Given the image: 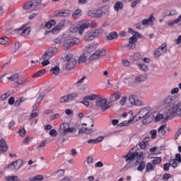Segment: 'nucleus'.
I'll return each mask as SVG.
<instances>
[{"instance_id": "nucleus-50", "label": "nucleus", "mask_w": 181, "mask_h": 181, "mask_svg": "<svg viewBox=\"0 0 181 181\" xmlns=\"http://www.w3.org/2000/svg\"><path fill=\"white\" fill-rule=\"evenodd\" d=\"M95 18H101L103 16V11L101 9L95 10Z\"/></svg>"}, {"instance_id": "nucleus-36", "label": "nucleus", "mask_w": 181, "mask_h": 181, "mask_svg": "<svg viewBox=\"0 0 181 181\" xmlns=\"http://www.w3.org/2000/svg\"><path fill=\"white\" fill-rule=\"evenodd\" d=\"M46 73V69H41L33 75V77H42Z\"/></svg>"}, {"instance_id": "nucleus-61", "label": "nucleus", "mask_w": 181, "mask_h": 181, "mask_svg": "<svg viewBox=\"0 0 181 181\" xmlns=\"http://www.w3.org/2000/svg\"><path fill=\"white\" fill-rule=\"evenodd\" d=\"M175 160H177L178 163H181V154L177 153L175 155V158H174Z\"/></svg>"}, {"instance_id": "nucleus-1", "label": "nucleus", "mask_w": 181, "mask_h": 181, "mask_svg": "<svg viewBox=\"0 0 181 181\" xmlns=\"http://www.w3.org/2000/svg\"><path fill=\"white\" fill-rule=\"evenodd\" d=\"M54 45H62V49L65 52L71 49L73 46L80 43V39L77 37H71L69 35H62L53 40Z\"/></svg>"}, {"instance_id": "nucleus-5", "label": "nucleus", "mask_w": 181, "mask_h": 181, "mask_svg": "<svg viewBox=\"0 0 181 181\" xmlns=\"http://www.w3.org/2000/svg\"><path fill=\"white\" fill-rule=\"evenodd\" d=\"M64 62H66V70H71V69H74V66L77 64V59L73 57L71 54H67L65 56Z\"/></svg>"}, {"instance_id": "nucleus-64", "label": "nucleus", "mask_w": 181, "mask_h": 181, "mask_svg": "<svg viewBox=\"0 0 181 181\" xmlns=\"http://www.w3.org/2000/svg\"><path fill=\"white\" fill-rule=\"evenodd\" d=\"M156 122H159L160 119H162L163 118V115L162 114H158L156 115V117H154Z\"/></svg>"}, {"instance_id": "nucleus-41", "label": "nucleus", "mask_w": 181, "mask_h": 181, "mask_svg": "<svg viewBox=\"0 0 181 181\" xmlns=\"http://www.w3.org/2000/svg\"><path fill=\"white\" fill-rule=\"evenodd\" d=\"M30 181H39V180H43V175H35L33 177H30L29 179Z\"/></svg>"}, {"instance_id": "nucleus-43", "label": "nucleus", "mask_w": 181, "mask_h": 181, "mask_svg": "<svg viewBox=\"0 0 181 181\" xmlns=\"http://www.w3.org/2000/svg\"><path fill=\"white\" fill-rule=\"evenodd\" d=\"M162 162V157H155L153 160H152V164L153 165H159Z\"/></svg>"}, {"instance_id": "nucleus-46", "label": "nucleus", "mask_w": 181, "mask_h": 181, "mask_svg": "<svg viewBox=\"0 0 181 181\" xmlns=\"http://www.w3.org/2000/svg\"><path fill=\"white\" fill-rule=\"evenodd\" d=\"M19 78L18 74H12L10 77L8 78L11 81H16Z\"/></svg>"}, {"instance_id": "nucleus-13", "label": "nucleus", "mask_w": 181, "mask_h": 181, "mask_svg": "<svg viewBox=\"0 0 181 181\" xmlns=\"http://www.w3.org/2000/svg\"><path fill=\"white\" fill-rule=\"evenodd\" d=\"M129 103L132 104V105H136L139 107V105H141L142 103L141 100L138 99V97L135 95H130L129 98Z\"/></svg>"}, {"instance_id": "nucleus-57", "label": "nucleus", "mask_w": 181, "mask_h": 181, "mask_svg": "<svg viewBox=\"0 0 181 181\" xmlns=\"http://www.w3.org/2000/svg\"><path fill=\"white\" fill-rule=\"evenodd\" d=\"M46 142H47V141L46 140H42L40 143V145L37 147V149H39L40 148H44V146H46Z\"/></svg>"}, {"instance_id": "nucleus-40", "label": "nucleus", "mask_w": 181, "mask_h": 181, "mask_svg": "<svg viewBox=\"0 0 181 181\" xmlns=\"http://www.w3.org/2000/svg\"><path fill=\"white\" fill-rule=\"evenodd\" d=\"M93 32L95 37H98L99 36H101V35H103V30L102 28H99L95 30H93Z\"/></svg>"}, {"instance_id": "nucleus-15", "label": "nucleus", "mask_w": 181, "mask_h": 181, "mask_svg": "<svg viewBox=\"0 0 181 181\" xmlns=\"http://www.w3.org/2000/svg\"><path fill=\"white\" fill-rule=\"evenodd\" d=\"M122 95V93L119 91L115 92L113 94L110 95L109 103H114L117 101V100H119Z\"/></svg>"}, {"instance_id": "nucleus-31", "label": "nucleus", "mask_w": 181, "mask_h": 181, "mask_svg": "<svg viewBox=\"0 0 181 181\" xmlns=\"http://www.w3.org/2000/svg\"><path fill=\"white\" fill-rule=\"evenodd\" d=\"M122 8H124V4H122V2L117 1L115 4L114 9H115L117 11V12H118V11H119V9H122Z\"/></svg>"}, {"instance_id": "nucleus-48", "label": "nucleus", "mask_w": 181, "mask_h": 181, "mask_svg": "<svg viewBox=\"0 0 181 181\" xmlns=\"http://www.w3.org/2000/svg\"><path fill=\"white\" fill-rule=\"evenodd\" d=\"M139 165L137 168V170H139V172H142L144 170V169H145V162L144 161H140L139 162Z\"/></svg>"}, {"instance_id": "nucleus-37", "label": "nucleus", "mask_w": 181, "mask_h": 181, "mask_svg": "<svg viewBox=\"0 0 181 181\" xmlns=\"http://www.w3.org/2000/svg\"><path fill=\"white\" fill-rule=\"evenodd\" d=\"M133 60L134 62H141L142 60V56L139 52H135L133 55Z\"/></svg>"}, {"instance_id": "nucleus-34", "label": "nucleus", "mask_w": 181, "mask_h": 181, "mask_svg": "<svg viewBox=\"0 0 181 181\" xmlns=\"http://www.w3.org/2000/svg\"><path fill=\"white\" fill-rule=\"evenodd\" d=\"M97 98H98V95L93 94L91 95L84 96L83 99L87 101V100H97Z\"/></svg>"}, {"instance_id": "nucleus-55", "label": "nucleus", "mask_w": 181, "mask_h": 181, "mask_svg": "<svg viewBox=\"0 0 181 181\" xmlns=\"http://www.w3.org/2000/svg\"><path fill=\"white\" fill-rule=\"evenodd\" d=\"M33 139V137L28 136L23 139V144H28V142H30V141H32Z\"/></svg>"}, {"instance_id": "nucleus-16", "label": "nucleus", "mask_w": 181, "mask_h": 181, "mask_svg": "<svg viewBox=\"0 0 181 181\" xmlns=\"http://www.w3.org/2000/svg\"><path fill=\"white\" fill-rule=\"evenodd\" d=\"M153 119H155V115H153V113H151L149 115H147L146 118L143 119L142 124L144 125H148V124H151V122H152Z\"/></svg>"}, {"instance_id": "nucleus-28", "label": "nucleus", "mask_w": 181, "mask_h": 181, "mask_svg": "<svg viewBox=\"0 0 181 181\" xmlns=\"http://www.w3.org/2000/svg\"><path fill=\"white\" fill-rule=\"evenodd\" d=\"M165 128H166V124H163L158 129V133L160 134V135H162L163 136H165L166 135V130L165 129Z\"/></svg>"}, {"instance_id": "nucleus-4", "label": "nucleus", "mask_w": 181, "mask_h": 181, "mask_svg": "<svg viewBox=\"0 0 181 181\" xmlns=\"http://www.w3.org/2000/svg\"><path fill=\"white\" fill-rule=\"evenodd\" d=\"M96 106L100 108L101 111L105 112L108 110V108H111L112 104L111 102H108L106 98H98L96 100Z\"/></svg>"}, {"instance_id": "nucleus-38", "label": "nucleus", "mask_w": 181, "mask_h": 181, "mask_svg": "<svg viewBox=\"0 0 181 181\" xmlns=\"http://www.w3.org/2000/svg\"><path fill=\"white\" fill-rule=\"evenodd\" d=\"M42 59L43 60H45L44 62H42V66H43V67H45V66H47V64H50V62H49V60H50V58H47L46 55L43 54Z\"/></svg>"}, {"instance_id": "nucleus-62", "label": "nucleus", "mask_w": 181, "mask_h": 181, "mask_svg": "<svg viewBox=\"0 0 181 181\" xmlns=\"http://www.w3.org/2000/svg\"><path fill=\"white\" fill-rule=\"evenodd\" d=\"M9 105H13L15 104V98L11 97L8 101Z\"/></svg>"}, {"instance_id": "nucleus-49", "label": "nucleus", "mask_w": 181, "mask_h": 181, "mask_svg": "<svg viewBox=\"0 0 181 181\" xmlns=\"http://www.w3.org/2000/svg\"><path fill=\"white\" fill-rule=\"evenodd\" d=\"M54 175L56 176L60 177V176H64V170L60 169L57 171H56Z\"/></svg>"}, {"instance_id": "nucleus-63", "label": "nucleus", "mask_w": 181, "mask_h": 181, "mask_svg": "<svg viewBox=\"0 0 181 181\" xmlns=\"http://www.w3.org/2000/svg\"><path fill=\"white\" fill-rule=\"evenodd\" d=\"M127 96H123L120 100V105H125V103H127Z\"/></svg>"}, {"instance_id": "nucleus-18", "label": "nucleus", "mask_w": 181, "mask_h": 181, "mask_svg": "<svg viewBox=\"0 0 181 181\" xmlns=\"http://www.w3.org/2000/svg\"><path fill=\"white\" fill-rule=\"evenodd\" d=\"M175 100H176L175 96L168 95L164 99L163 103L166 105H173L175 104Z\"/></svg>"}, {"instance_id": "nucleus-30", "label": "nucleus", "mask_w": 181, "mask_h": 181, "mask_svg": "<svg viewBox=\"0 0 181 181\" xmlns=\"http://www.w3.org/2000/svg\"><path fill=\"white\" fill-rule=\"evenodd\" d=\"M152 170H155V166H153L151 163H147L146 165V172L149 173V172H152Z\"/></svg>"}, {"instance_id": "nucleus-42", "label": "nucleus", "mask_w": 181, "mask_h": 181, "mask_svg": "<svg viewBox=\"0 0 181 181\" xmlns=\"http://www.w3.org/2000/svg\"><path fill=\"white\" fill-rule=\"evenodd\" d=\"M137 66L138 67H139V69H141V70H142L143 71H148V67L146 64H139L137 63Z\"/></svg>"}, {"instance_id": "nucleus-59", "label": "nucleus", "mask_w": 181, "mask_h": 181, "mask_svg": "<svg viewBox=\"0 0 181 181\" xmlns=\"http://www.w3.org/2000/svg\"><path fill=\"white\" fill-rule=\"evenodd\" d=\"M16 123L15 122V121L12 120L9 122L8 124V129H13V128H15V124Z\"/></svg>"}, {"instance_id": "nucleus-10", "label": "nucleus", "mask_w": 181, "mask_h": 181, "mask_svg": "<svg viewBox=\"0 0 181 181\" xmlns=\"http://www.w3.org/2000/svg\"><path fill=\"white\" fill-rule=\"evenodd\" d=\"M64 28V22L61 21L59 25L54 26L52 30L45 31V35H49V33H52L53 35H57L59 31Z\"/></svg>"}, {"instance_id": "nucleus-58", "label": "nucleus", "mask_w": 181, "mask_h": 181, "mask_svg": "<svg viewBox=\"0 0 181 181\" xmlns=\"http://www.w3.org/2000/svg\"><path fill=\"white\" fill-rule=\"evenodd\" d=\"M88 16L90 18H95V10H90L88 12Z\"/></svg>"}, {"instance_id": "nucleus-17", "label": "nucleus", "mask_w": 181, "mask_h": 181, "mask_svg": "<svg viewBox=\"0 0 181 181\" xmlns=\"http://www.w3.org/2000/svg\"><path fill=\"white\" fill-rule=\"evenodd\" d=\"M71 15V12L70 10H62V11H59L56 14L55 16H62L64 18H67Z\"/></svg>"}, {"instance_id": "nucleus-20", "label": "nucleus", "mask_w": 181, "mask_h": 181, "mask_svg": "<svg viewBox=\"0 0 181 181\" xmlns=\"http://www.w3.org/2000/svg\"><path fill=\"white\" fill-rule=\"evenodd\" d=\"M8 146L6 141L4 139L0 140V151L1 152H6L8 151Z\"/></svg>"}, {"instance_id": "nucleus-33", "label": "nucleus", "mask_w": 181, "mask_h": 181, "mask_svg": "<svg viewBox=\"0 0 181 181\" xmlns=\"http://www.w3.org/2000/svg\"><path fill=\"white\" fill-rule=\"evenodd\" d=\"M54 25H56V21L49 20L45 23V26L47 29H50V28H52V26H54Z\"/></svg>"}, {"instance_id": "nucleus-60", "label": "nucleus", "mask_w": 181, "mask_h": 181, "mask_svg": "<svg viewBox=\"0 0 181 181\" xmlns=\"http://www.w3.org/2000/svg\"><path fill=\"white\" fill-rule=\"evenodd\" d=\"M150 133H151L152 139H155V138H156V134H157L156 129L151 130Z\"/></svg>"}, {"instance_id": "nucleus-47", "label": "nucleus", "mask_w": 181, "mask_h": 181, "mask_svg": "<svg viewBox=\"0 0 181 181\" xmlns=\"http://www.w3.org/2000/svg\"><path fill=\"white\" fill-rule=\"evenodd\" d=\"M76 97H78V94L77 93H71V94H68V100L70 103V101H73L74 100V98H76Z\"/></svg>"}, {"instance_id": "nucleus-29", "label": "nucleus", "mask_w": 181, "mask_h": 181, "mask_svg": "<svg viewBox=\"0 0 181 181\" xmlns=\"http://www.w3.org/2000/svg\"><path fill=\"white\" fill-rule=\"evenodd\" d=\"M49 71L55 76H59L60 73V68L58 66H55L54 67H52Z\"/></svg>"}, {"instance_id": "nucleus-24", "label": "nucleus", "mask_w": 181, "mask_h": 181, "mask_svg": "<svg viewBox=\"0 0 181 181\" xmlns=\"http://www.w3.org/2000/svg\"><path fill=\"white\" fill-rule=\"evenodd\" d=\"M89 27H90V23H82L80 25L79 29H78L79 35H82L83 32H84V30L88 29V28H89Z\"/></svg>"}, {"instance_id": "nucleus-12", "label": "nucleus", "mask_w": 181, "mask_h": 181, "mask_svg": "<svg viewBox=\"0 0 181 181\" xmlns=\"http://www.w3.org/2000/svg\"><path fill=\"white\" fill-rule=\"evenodd\" d=\"M138 42V38L135 36H132L129 39V42L127 44V47L130 49H135L136 47V42Z\"/></svg>"}, {"instance_id": "nucleus-54", "label": "nucleus", "mask_w": 181, "mask_h": 181, "mask_svg": "<svg viewBox=\"0 0 181 181\" xmlns=\"http://www.w3.org/2000/svg\"><path fill=\"white\" fill-rule=\"evenodd\" d=\"M86 60L87 58L84 55H82L79 57V59H78V63L79 64H81V63H86Z\"/></svg>"}, {"instance_id": "nucleus-32", "label": "nucleus", "mask_w": 181, "mask_h": 181, "mask_svg": "<svg viewBox=\"0 0 181 181\" xmlns=\"http://www.w3.org/2000/svg\"><path fill=\"white\" fill-rule=\"evenodd\" d=\"M11 94H12V92L11 90H8L6 93H4L1 95V101H6L10 96Z\"/></svg>"}, {"instance_id": "nucleus-3", "label": "nucleus", "mask_w": 181, "mask_h": 181, "mask_svg": "<svg viewBox=\"0 0 181 181\" xmlns=\"http://www.w3.org/2000/svg\"><path fill=\"white\" fill-rule=\"evenodd\" d=\"M76 131H77L76 127H70V124L64 122L60 124L58 132L62 136H66L67 134H71L76 132Z\"/></svg>"}, {"instance_id": "nucleus-21", "label": "nucleus", "mask_w": 181, "mask_h": 181, "mask_svg": "<svg viewBox=\"0 0 181 181\" xmlns=\"http://www.w3.org/2000/svg\"><path fill=\"white\" fill-rule=\"evenodd\" d=\"M153 21H155V17H153V13H152L151 14L148 18L142 20L141 23L144 26H145V25H148V23H152Z\"/></svg>"}, {"instance_id": "nucleus-11", "label": "nucleus", "mask_w": 181, "mask_h": 181, "mask_svg": "<svg viewBox=\"0 0 181 181\" xmlns=\"http://www.w3.org/2000/svg\"><path fill=\"white\" fill-rule=\"evenodd\" d=\"M57 52H59V49L57 47H51L47 49L44 55L47 56V59H52L53 56L57 54Z\"/></svg>"}, {"instance_id": "nucleus-27", "label": "nucleus", "mask_w": 181, "mask_h": 181, "mask_svg": "<svg viewBox=\"0 0 181 181\" xmlns=\"http://www.w3.org/2000/svg\"><path fill=\"white\" fill-rule=\"evenodd\" d=\"M0 45L9 46V38L8 37H2L0 38Z\"/></svg>"}, {"instance_id": "nucleus-14", "label": "nucleus", "mask_w": 181, "mask_h": 181, "mask_svg": "<svg viewBox=\"0 0 181 181\" xmlns=\"http://www.w3.org/2000/svg\"><path fill=\"white\" fill-rule=\"evenodd\" d=\"M37 5H39V2H37V1L31 0L30 1L25 3L23 8L25 11H28V9H30L33 6H37Z\"/></svg>"}, {"instance_id": "nucleus-19", "label": "nucleus", "mask_w": 181, "mask_h": 181, "mask_svg": "<svg viewBox=\"0 0 181 181\" xmlns=\"http://www.w3.org/2000/svg\"><path fill=\"white\" fill-rule=\"evenodd\" d=\"M94 39H95V35H94L93 30L88 31L84 36V40L86 42H90L91 40H94Z\"/></svg>"}, {"instance_id": "nucleus-52", "label": "nucleus", "mask_w": 181, "mask_h": 181, "mask_svg": "<svg viewBox=\"0 0 181 181\" xmlns=\"http://www.w3.org/2000/svg\"><path fill=\"white\" fill-rule=\"evenodd\" d=\"M18 132L21 138H23V136L26 135V130L25 129V128L20 129Z\"/></svg>"}, {"instance_id": "nucleus-22", "label": "nucleus", "mask_w": 181, "mask_h": 181, "mask_svg": "<svg viewBox=\"0 0 181 181\" xmlns=\"http://www.w3.org/2000/svg\"><path fill=\"white\" fill-rule=\"evenodd\" d=\"M104 140V137L99 136L96 139H92L87 141V144H100V142H103Z\"/></svg>"}, {"instance_id": "nucleus-9", "label": "nucleus", "mask_w": 181, "mask_h": 181, "mask_svg": "<svg viewBox=\"0 0 181 181\" xmlns=\"http://www.w3.org/2000/svg\"><path fill=\"white\" fill-rule=\"evenodd\" d=\"M151 111H152L151 107H144L139 110V112L136 115V117L138 118V119H142L143 118H145V117H146V115H148Z\"/></svg>"}, {"instance_id": "nucleus-26", "label": "nucleus", "mask_w": 181, "mask_h": 181, "mask_svg": "<svg viewBox=\"0 0 181 181\" xmlns=\"http://www.w3.org/2000/svg\"><path fill=\"white\" fill-rule=\"evenodd\" d=\"M81 16V9L78 8L74 11L72 13V18L73 19H78Z\"/></svg>"}, {"instance_id": "nucleus-8", "label": "nucleus", "mask_w": 181, "mask_h": 181, "mask_svg": "<svg viewBox=\"0 0 181 181\" xmlns=\"http://www.w3.org/2000/svg\"><path fill=\"white\" fill-rule=\"evenodd\" d=\"M168 52V48L166 47V43H163L160 47L157 48L154 51V57L158 59V57L162 56V54H165Z\"/></svg>"}, {"instance_id": "nucleus-35", "label": "nucleus", "mask_w": 181, "mask_h": 181, "mask_svg": "<svg viewBox=\"0 0 181 181\" xmlns=\"http://www.w3.org/2000/svg\"><path fill=\"white\" fill-rule=\"evenodd\" d=\"M5 179L6 180L11 181H22V180L19 179V177L16 175L6 176Z\"/></svg>"}, {"instance_id": "nucleus-44", "label": "nucleus", "mask_w": 181, "mask_h": 181, "mask_svg": "<svg viewBox=\"0 0 181 181\" xmlns=\"http://www.w3.org/2000/svg\"><path fill=\"white\" fill-rule=\"evenodd\" d=\"M128 30H129V33H131L132 35H133L132 36H135V37H137V38L141 37V34L138 32L134 31L132 28H129Z\"/></svg>"}, {"instance_id": "nucleus-53", "label": "nucleus", "mask_w": 181, "mask_h": 181, "mask_svg": "<svg viewBox=\"0 0 181 181\" xmlns=\"http://www.w3.org/2000/svg\"><path fill=\"white\" fill-rule=\"evenodd\" d=\"M30 33V28H27L24 30H22L21 32V35L23 36H28V35Z\"/></svg>"}, {"instance_id": "nucleus-2", "label": "nucleus", "mask_w": 181, "mask_h": 181, "mask_svg": "<svg viewBox=\"0 0 181 181\" xmlns=\"http://www.w3.org/2000/svg\"><path fill=\"white\" fill-rule=\"evenodd\" d=\"M126 159L127 164L125 165L126 169H129L135 165V163H132L136 160V163L142 162L144 160V153L141 151H135L132 155L127 154L124 156Z\"/></svg>"}, {"instance_id": "nucleus-56", "label": "nucleus", "mask_w": 181, "mask_h": 181, "mask_svg": "<svg viewBox=\"0 0 181 181\" xmlns=\"http://www.w3.org/2000/svg\"><path fill=\"white\" fill-rule=\"evenodd\" d=\"M50 136H57V131L56 129H52L49 132Z\"/></svg>"}, {"instance_id": "nucleus-39", "label": "nucleus", "mask_w": 181, "mask_h": 181, "mask_svg": "<svg viewBox=\"0 0 181 181\" xmlns=\"http://www.w3.org/2000/svg\"><path fill=\"white\" fill-rule=\"evenodd\" d=\"M170 165L172 166V168H173L174 169L177 168V166H179V162L175 159H171L170 160Z\"/></svg>"}, {"instance_id": "nucleus-45", "label": "nucleus", "mask_w": 181, "mask_h": 181, "mask_svg": "<svg viewBox=\"0 0 181 181\" xmlns=\"http://www.w3.org/2000/svg\"><path fill=\"white\" fill-rule=\"evenodd\" d=\"M85 50L87 53H93V52L95 50V47L93 45H90L85 48Z\"/></svg>"}, {"instance_id": "nucleus-51", "label": "nucleus", "mask_w": 181, "mask_h": 181, "mask_svg": "<svg viewBox=\"0 0 181 181\" xmlns=\"http://www.w3.org/2000/svg\"><path fill=\"white\" fill-rule=\"evenodd\" d=\"M59 103H69V95L62 96L59 100Z\"/></svg>"}, {"instance_id": "nucleus-6", "label": "nucleus", "mask_w": 181, "mask_h": 181, "mask_svg": "<svg viewBox=\"0 0 181 181\" xmlns=\"http://www.w3.org/2000/svg\"><path fill=\"white\" fill-rule=\"evenodd\" d=\"M176 115L181 117V102L174 105L172 107V112L170 113V118H175Z\"/></svg>"}, {"instance_id": "nucleus-23", "label": "nucleus", "mask_w": 181, "mask_h": 181, "mask_svg": "<svg viewBox=\"0 0 181 181\" xmlns=\"http://www.w3.org/2000/svg\"><path fill=\"white\" fill-rule=\"evenodd\" d=\"M106 37L107 40H114V39H118V33H117L115 31H112Z\"/></svg>"}, {"instance_id": "nucleus-7", "label": "nucleus", "mask_w": 181, "mask_h": 181, "mask_svg": "<svg viewBox=\"0 0 181 181\" xmlns=\"http://www.w3.org/2000/svg\"><path fill=\"white\" fill-rule=\"evenodd\" d=\"M105 54H107V51H105V49H98L93 54L90 55L89 60H98V59H100V57H103V56H105Z\"/></svg>"}, {"instance_id": "nucleus-25", "label": "nucleus", "mask_w": 181, "mask_h": 181, "mask_svg": "<svg viewBox=\"0 0 181 181\" xmlns=\"http://www.w3.org/2000/svg\"><path fill=\"white\" fill-rule=\"evenodd\" d=\"M13 163L14 164L16 170H18V169H21V168H22V165H23V160L18 159L16 161H13Z\"/></svg>"}]
</instances>
